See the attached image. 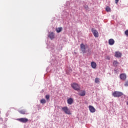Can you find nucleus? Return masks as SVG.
<instances>
[{
    "label": "nucleus",
    "mask_w": 128,
    "mask_h": 128,
    "mask_svg": "<svg viewBox=\"0 0 128 128\" xmlns=\"http://www.w3.org/2000/svg\"><path fill=\"white\" fill-rule=\"evenodd\" d=\"M80 50L83 54H86V48H88V46L84 45V44H81L80 45Z\"/></svg>",
    "instance_id": "obj_3"
},
{
    "label": "nucleus",
    "mask_w": 128,
    "mask_h": 128,
    "mask_svg": "<svg viewBox=\"0 0 128 128\" xmlns=\"http://www.w3.org/2000/svg\"><path fill=\"white\" fill-rule=\"evenodd\" d=\"M48 38H50V40H54V32H52L50 33L48 35Z\"/></svg>",
    "instance_id": "obj_11"
},
{
    "label": "nucleus",
    "mask_w": 128,
    "mask_h": 128,
    "mask_svg": "<svg viewBox=\"0 0 128 128\" xmlns=\"http://www.w3.org/2000/svg\"><path fill=\"white\" fill-rule=\"evenodd\" d=\"M91 66L92 68H96V63L94 62H91Z\"/></svg>",
    "instance_id": "obj_13"
},
{
    "label": "nucleus",
    "mask_w": 128,
    "mask_h": 128,
    "mask_svg": "<svg viewBox=\"0 0 128 128\" xmlns=\"http://www.w3.org/2000/svg\"><path fill=\"white\" fill-rule=\"evenodd\" d=\"M124 86H128V80H127L125 82Z\"/></svg>",
    "instance_id": "obj_21"
},
{
    "label": "nucleus",
    "mask_w": 128,
    "mask_h": 128,
    "mask_svg": "<svg viewBox=\"0 0 128 128\" xmlns=\"http://www.w3.org/2000/svg\"><path fill=\"white\" fill-rule=\"evenodd\" d=\"M108 44L110 46H114V40L112 38H110L108 40Z\"/></svg>",
    "instance_id": "obj_10"
},
{
    "label": "nucleus",
    "mask_w": 128,
    "mask_h": 128,
    "mask_svg": "<svg viewBox=\"0 0 128 128\" xmlns=\"http://www.w3.org/2000/svg\"><path fill=\"white\" fill-rule=\"evenodd\" d=\"M62 110H63V112H64V114H72V113H70V109H68V106L62 107Z\"/></svg>",
    "instance_id": "obj_4"
},
{
    "label": "nucleus",
    "mask_w": 128,
    "mask_h": 128,
    "mask_svg": "<svg viewBox=\"0 0 128 128\" xmlns=\"http://www.w3.org/2000/svg\"><path fill=\"white\" fill-rule=\"evenodd\" d=\"M71 86L74 90H77L78 92V90H80V85L76 83H72L71 84Z\"/></svg>",
    "instance_id": "obj_2"
},
{
    "label": "nucleus",
    "mask_w": 128,
    "mask_h": 128,
    "mask_svg": "<svg viewBox=\"0 0 128 128\" xmlns=\"http://www.w3.org/2000/svg\"><path fill=\"white\" fill-rule=\"evenodd\" d=\"M18 122H23L24 124L28 122V119L26 118H18Z\"/></svg>",
    "instance_id": "obj_5"
},
{
    "label": "nucleus",
    "mask_w": 128,
    "mask_h": 128,
    "mask_svg": "<svg viewBox=\"0 0 128 128\" xmlns=\"http://www.w3.org/2000/svg\"><path fill=\"white\" fill-rule=\"evenodd\" d=\"M88 108L90 112H96V108H94V107L92 106H89Z\"/></svg>",
    "instance_id": "obj_8"
},
{
    "label": "nucleus",
    "mask_w": 128,
    "mask_h": 128,
    "mask_svg": "<svg viewBox=\"0 0 128 128\" xmlns=\"http://www.w3.org/2000/svg\"><path fill=\"white\" fill-rule=\"evenodd\" d=\"M120 78L122 80H126V74H120Z\"/></svg>",
    "instance_id": "obj_7"
},
{
    "label": "nucleus",
    "mask_w": 128,
    "mask_h": 128,
    "mask_svg": "<svg viewBox=\"0 0 128 128\" xmlns=\"http://www.w3.org/2000/svg\"><path fill=\"white\" fill-rule=\"evenodd\" d=\"M40 102L41 104H46V100L44 99H42L40 100Z\"/></svg>",
    "instance_id": "obj_18"
},
{
    "label": "nucleus",
    "mask_w": 128,
    "mask_h": 128,
    "mask_svg": "<svg viewBox=\"0 0 128 128\" xmlns=\"http://www.w3.org/2000/svg\"><path fill=\"white\" fill-rule=\"evenodd\" d=\"M46 100H48V98H50V95H48V94L46 95Z\"/></svg>",
    "instance_id": "obj_22"
},
{
    "label": "nucleus",
    "mask_w": 128,
    "mask_h": 128,
    "mask_svg": "<svg viewBox=\"0 0 128 128\" xmlns=\"http://www.w3.org/2000/svg\"><path fill=\"white\" fill-rule=\"evenodd\" d=\"M62 30V27L56 28L57 32H60Z\"/></svg>",
    "instance_id": "obj_15"
},
{
    "label": "nucleus",
    "mask_w": 128,
    "mask_h": 128,
    "mask_svg": "<svg viewBox=\"0 0 128 128\" xmlns=\"http://www.w3.org/2000/svg\"><path fill=\"white\" fill-rule=\"evenodd\" d=\"M20 114H26V111L24 110H22L20 111Z\"/></svg>",
    "instance_id": "obj_19"
},
{
    "label": "nucleus",
    "mask_w": 128,
    "mask_h": 128,
    "mask_svg": "<svg viewBox=\"0 0 128 128\" xmlns=\"http://www.w3.org/2000/svg\"><path fill=\"white\" fill-rule=\"evenodd\" d=\"M92 32L95 38H98V31L94 28L92 29Z\"/></svg>",
    "instance_id": "obj_6"
},
{
    "label": "nucleus",
    "mask_w": 128,
    "mask_h": 128,
    "mask_svg": "<svg viewBox=\"0 0 128 128\" xmlns=\"http://www.w3.org/2000/svg\"><path fill=\"white\" fill-rule=\"evenodd\" d=\"M79 96H86V91L84 90H80V92H79Z\"/></svg>",
    "instance_id": "obj_12"
},
{
    "label": "nucleus",
    "mask_w": 128,
    "mask_h": 128,
    "mask_svg": "<svg viewBox=\"0 0 128 128\" xmlns=\"http://www.w3.org/2000/svg\"><path fill=\"white\" fill-rule=\"evenodd\" d=\"M95 82H96V84H98V83L100 82V78H95Z\"/></svg>",
    "instance_id": "obj_17"
},
{
    "label": "nucleus",
    "mask_w": 128,
    "mask_h": 128,
    "mask_svg": "<svg viewBox=\"0 0 128 128\" xmlns=\"http://www.w3.org/2000/svg\"><path fill=\"white\" fill-rule=\"evenodd\" d=\"M125 34L128 36V30H126L124 32Z\"/></svg>",
    "instance_id": "obj_23"
},
{
    "label": "nucleus",
    "mask_w": 128,
    "mask_h": 128,
    "mask_svg": "<svg viewBox=\"0 0 128 128\" xmlns=\"http://www.w3.org/2000/svg\"><path fill=\"white\" fill-rule=\"evenodd\" d=\"M118 64V61L114 60L113 62V65L114 66H116Z\"/></svg>",
    "instance_id": "obj_16"
},
{
    "label": "nucleus",
    "mask_w": 128,
    "mask_h": 128,
    "mask_svg": "<svg viewBox=\"0 0 128 128\" xmlns=\"http://www.w3.org/2000/svg\"><path fill=\"white\" fill-rule=\"evenodd\" d=\"M106 12H110V8L108 6H107L106 8Z\"/></svg>",
    "instance_id": "obj_20"
},
{
    "label": "nucleus",
    "mask_w": 128,
    "mask_h": 128,
    "mask_svg": "<svg viewBox=\"0 0 128 128\" xmlns=\"http://www.w3.org/2000/svg\"><path fill=\"white\" fill-rule=\"evenodd\" d=\"M115 56L116 58H120V56H122V53L120 52H116L115 53Z\"/></svg>",
    "instance_id": "obj_14"
},
{
    "label": "nucleus",
    "mask_w": 128,
    "mask_h": 128,
    "mask_svg": "<svg viewBox=\"0 0 128 128\" xmlns=\"http://www.w3.org/2000/svg\"><path fill=\"white\" fill-rule=\"evenodd\" d=\"M120 0H115L116 4H118V2Z\"/></svg>",
    "instance_id": "obj_24"
},
{
    "label": "nucleus",
    "mask_w": 128,
    "mask_h": 128,
    "mask_svg": "<svg viewBox=\"0 0 128 128\" xmlns=\"http://www.w3.org/2000/svg\"><path fill=\"white\" fill-rule=\"evenodd\" d=\"M112 96H114V98H120V96H124V93L118 91H114L112 94Z\"/></svg>",
    "instance_id": "obj_1"
},
{
    "label": "nucleus",
    "mask_w": 128,
    "mask_h": 128,
    "mask_svg": "<svg viewBox=\"0 0 128 128\" xmlns=\"http://www.w3.org/2000/svg\"><path fill=\"white\" fill-rule=\"evenodd\" d=\"M106 60H110V56H108L107 58H106Z\"/></svg>",
    "instance_id": "obj_25"
},
{
    "label": "nucleus",
    "mask_w": 128,
    "mask_h": 128,
    "mask_svg": "<svg viewBox=\"0 0 128 128\" xmlns=\"http://www.w3.org/2000/svg\"><path fill=\"white\" fill-rule=\"evenodd\" d=\"M68 104H74V99L72 98H69L67 100Z\"/></svg>",
    "instance_id": "obj_9"
}]
</instances>
